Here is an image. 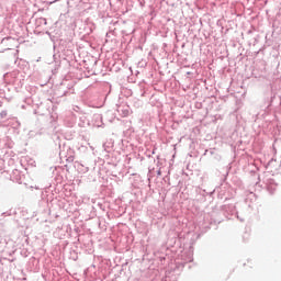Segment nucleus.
Instances as JSON below:
<instances>
[{"instance_id":"obj_1","label":"nucleus","mask_w":281,"mask_h":281,"mask_svg":"<svg viewBox=\"0 0 281 281\" xmlns=\"http://www.w3.org/2000/svg\"><path fill=\"white\" fill-rule=\"evenodd\" d=\"M122 115L124 116V117H127V115H130V110L128 109H125V110H123L122 111Z\"/></svg>"}]
</instances>
